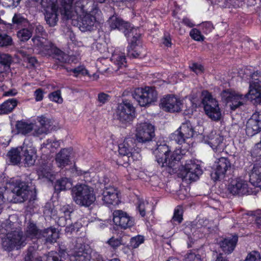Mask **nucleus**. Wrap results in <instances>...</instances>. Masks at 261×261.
Here are the masks:
<instances>
[{"instance_id":"nucleus-62","label":"nucleus","mask_w":261,"mask_h":261,"mask_svg":"<svg viewBox=\"0 0 261 261\" xmlns=\"http://www.w3.org/2000/svg\"><path fill=\"white\" fill-rule=\"evenodd\" d=\"M46 261H61L59 259L58 254L56 252L51 251L47 256Z\"/></svg>"},{"instance_id":"nucleus-42","label":"nucleus","mask_w":261,"mask_h":261,"mask_svg":"<svg viewBox=\"0 0 261 261\" xmlns=\"http://www.w3.org/2000/svg\"><path fill=\"white\" fill-rule=\"evenodd\" d=\"M183 209L181 206L178 205L174 210L172 220L174 222L180 224L183 220Z\"/></svg>"},{"instance_id":"nucleus-19","label":"nucleus","mask_w":261,"mask_h":261,"mask_svg":"<svg viewBox=\"0 0 261 261\" xmlns=\"http://www.w3.org/2000/svg\"><path fill=\"white\" fill-rule=\"evenodd\" d=\"M113 216L114 223L122 228H130L135 224L134 219L126 212L122 210L114 211Z\"/></svg>"},{"instance_id":"nucleus-8","label":"nucleus","mask_w":261,"mask_h":261,"mask_svg":"<svg viewBox=\"0 0 261 261\" xmlns=\"http://www.w3.org/2000/svg\"><path fill=\"white\" fill-rule=\"evenodd\" d=\"M108 23L111 29H118L122 31L124 35L128 38L133 36L135 38L140 37V33L139 29L134 28L129 23L124 22L122 19L117 16L113 15L111 17Z\"/></svg>"},{"instance_id":"nucleus-49","label":"nucleus","mask_w":261,"mask_h":261,"mask_svg":"<svg viewBox=\"0 0 261 261\" xmlns=\"http://www.w3.org/2000/svg\"><path fill=\"white\" fill-rule=\"evenodd\" d=\"M172 140H174L177 143L181 144L184 143L186 138L183 136L178 129L171 136Z\"/></svg>"},{"instance_id":"nucleus-34","label":"nucleus","mask_w":261,"mask_h":261,"mask_svg":"<svg viewBox=\"0 0 261 261\" xmlns=\"http://www.w3.org/2000/svg\"><path fill=\"white\" fill-rule=\"evenodd\" d=\"M24 235L27 239L28 238L31 239L41 238V232L39 231L36 225L32 222H29L28 224Z\"/></svg>"},{"instance_id":"nucleus-51","label":"nucleus","mask_w":261,"mask_h":261,"mask_svg":"<svg viewBox=\"0 0 261 261\" xmlns=\"http://www.w3.org/2000/svg\"><path fill=\"white\" fill-rule=\"evenodd\" d=\"M11 60V58L9 55L5 54L0 55V64L4 65L5 68H9Z\"/></svg>"},{"instance_id":"nucleus-3","label":"nucleus","mask_w":261,"mask_h":261,"mask_svg":"<svg viewBox=\"0 0 261 261\" xmlns=\"http://www.w3.org/2000/svg\"><path fill=\"white\" fill-rule=\"evenodd\" d=\"M28 186L24 182L16 180L11 191L5 187L0 188V204L5 202H22L29 195Z\"/></svg>"},{"instance_id":"nucleus-24","label":"nucleus","mask_w":261,"mask_h":261,"mask_svg":"<svg viewBox=\"0 0 261 261\" xmlns=\"http://www.w3.org/2000/svg\"><path fill=\"white\" fill-rule=\"evenodd\" d=\"M181 100L173 95L164 97V111L170 113L177 112L181 110Z\"/></svg>"},{"instance_id":"nucleus-55","label":"nucleus","mask_w":261,"mask_h":261,"mask_svg":"<svg viewBox=\"0 0 261 261\" xmlns=\"http://www.w3.org/2000/svg\"><path fill=\"white\" fill-rule=\"evenodd\" d=\"M71 71L74 73V76L76 77L80 74L86 75L89 74L88 70L84 66H78L76 68L72 69Z\"/></svg>"},{"instance_id":"nucleus-35","label":"nucleus","mask_w":261,"mask_h":261,"mask_svg":"<svg viewBox=\"0 0 261 261\" xmlns=\"http://www.w3.org/2000/svg\"><path fill=\"white\" fill-rule=\"evenodd\" d=\"M18 101L15 98H10L0 105V114L11 112L17 105Z\"/></svg>"},{"instance_id":"nucleus-14","label":"nucleus","mask_w":261,"mask_h":261,"mask_svg":"<svg viewBox=\"0 0 261 261\" xmlns=\"http://www.w3.org/2000/svg\"><path fill=\"white\" fill-rule=\"evenodd\" d=\"M46 37L35 35L32 39L34 45L37 48L39 51L44 55H50L53 53L61 52L46 39Z\"/></svg>"},{"instance_id":"nucleus-22","label":"nucleus","mask_w":261,"mask_h":261,"mask_svg":"<svg viewBox=\"0 0 261 261\" xmlns=\"http://www.w3.org/2000/svg\"><path fill=\"white\" fill-rule=\"evenodd\" d=\"M130 44L127 47V55L130 58H137L141 57L143 53H145V49L142 44L137 40L140 38H135L133 36Z\"/></svg>"},{"instance_id":"nucleus-38","label":"nucleus","mask_w":261,"mask_h":261,"mask_svg":"<svg viewBox=\"0 0 261 261\" xmlns=\"http://www.w3.org/2000/svg\"><path fill=\"white\" fill-rule=\"evenodd\" d=\"M178 129L186 139L192 138L193 136L194 129L189 121L182 123Z\"/></svg>"},{"instance_id":"nucleus-45","label":"nucleus","mask_w":261,"mask_h":261,"mask_svg":"<svg viewBox=\"0 0 261 261\" xmlns=\"http://www.w3.org/2000/svg\"><path fill=\"white\" fill-rule=\"evenodd\" d=\"M144 237L142 236H137L131 238L129 243V247L132 249L137 248L140 245L144 242Z\"/></svg>"},{"instance_id":"nucleus-44","label":"nucleus","mask_w":261,"mask_h":261,"mask_svg":"<svg viewBox=\"0 0 261 261\" xmlns=\"http://www.w3.org/2000/svg\"><path fill=\"white\" fill-rule=\"evenodd\" d=\"M150 204L147 201L143 199H139L138 202L137 208L139 210L140 215L142 217H144L146 214V211L148 210Z\"/></svg>"},{"instance_id":"nucleus-59","label":"nucleus","mask_w":261,"mask_h":261,"mask_svg":"<svg viewBox=\"0 0 261 261\" xmlns=\"http://www.w3.org/2000/svg\"><path fill=\"white\" fill-rule=\"evenodd\" d=\"M36 35L40 36L47 37V34L45 32L44 28L41 25L38 24L36 26L35 28Z\"/></svg>"},{"instance_id":"nucleus-2","label":"nucleus","mask_w":261,"mask_h":261,"mask_svg":"<svg viewBox=\"0 0 261 261\" xmlns=\"http://www.w3.org/2000/svg\"><path fill=\"white\" fill-rule=\"evenodd\" d=\"M4 228L7 232L2 239V246L5 250L10 252L14 249L19 250L27 245V238L18 222L7 220Z\"/></svg>"},{"instance_id":"nucleus-4","label":"nucleus","mask_w":261,"mask_h":261,"mask_svg":"<svg viewBox=\"0 0 261 261\" xmlns=\"http://www.w3.org/2000/svg\"><path fill=\"white\" fill-rule=\"evenodd\" d=\"M71 194L73 201L81 206L89 207L96 200L93 188L84 184L73 187Z\"/></svg>"},{"instance_id":"nucleus-64","label":"nucleus","mask_w":261,"mask_h":261,"mask_svg":"<svg viewBox=\"0 0 261 261\" xmlns=\"http://www.w3.org/2000/svg\"><path fill=\"white\" fill-rule=\"evenodd\" d=\"M255 222L258 227H261V210L256 212Z\"/></svg>"},{"instance_id":"nucleus-46","label":"nucleus","mask_w":261,"mask_h":261,"mask_svg":"<svg viewBox=\"0 0 261 261\" xmlns=\"http://www.w3.org/2000/svg\"><path fill=\"white\" fill-rule=\"evenodd\" d=\"M48 98L51 101L58 103H62L63 101L60 90H57L51 92L48 95Z\"/></svg>"},{"instance_id":"nucleus-48","label":"nucleus","mask_w":261,"mask_h":261,"mask_svg":"<svg viewBox=\"0 0 261 261\" xmlns=\"http://www.w3.org/2000/svg\"><path fill=\"white\" fill-rule=\"evenodd\" d=\"M114 249H116L123 244L121 238L112 237L107 242Z\"/></svg>"},{"instance_id":"nucleus-20","label":"nucleus","mask_w":261,"mask_h":261,"mask_svg":"<svg viewBox=\"0 0 261 261\" xmlns=\"http://www.w3.org/2000/svg\"><path fill=\"white\" fill-rule=\"evenodd\" d=\"M246 134L250 137L259 133L261 136V114L254 113L246 123Z\"/></svg>"},{"instance_id":"nucleus-32","label":"nucleus","mask_w":261,"mask_h":261,"mask_svg":"<svg viewBox=\"0 0 261 261\" xmlns=\"http://www.w3.org/2000/svg\"><path fill=\"white\" fill-rule=\"evenodd\" d=\"M71 154V149L64 148L59 152L56 157V161L60 167H64L69 162V158Z\"/></svg>"},{"instance_id":"nucleus-61","label":"nucleus","mask_w":261,"mask_h":261,"mask_svg":"<svg viewBox=\"0 0 261 261\" xmlns=\"http://www.w3.org/2000/svg\"><path fill=\"white\" fill-rule=\"evenodd\" d=\"M44 93L43 90L41 89H38L35 92L34 95L35 96V98L36 101H41L44 96Z\"/></svg>"},{"instance_id":"nucleus-17","label":"nucleus","mask_w":261,"mask_h":261,"mask_svg":"<svg viewBox=\"0 0 261 261\" xmlns=\"http://www.w3.org/2000/svg\"><path fill=\"white\" fill-rule=\"evenodd\" d=\"M223 141V137L215 132H211L204 138V142L208 144L215 153H222L224 151L225 144Z\"/></svg>"},{"instance_id":"nucleus-33","label":"nucleus","mask_w":261,"mask_h":261,"mask_svg":"<svg viewBox=\"0 0 261 261\" xmlns=\"http://www.w3.org/2000/svg\"><path fill=\"white\" fill-rule=\"evenodd\" d=\"M40 232L41 238H44L46 242L54 243L59 237V234L54 228H48Z\"/></svg>"},{"instance_id":"nucleus-54","label":"nucleus","mask_w":261,"mask_h":261,"mask_svg":"<svg viewBox=\"0 0 261 261\" xmlns=\"http://www.w3.org/2000/svg\"><path fill=\"white\" fill-rule=\"evenodd\" d=\"M200 27L202 32L205 34L210 33L214 29L213 24L210 21L202 22L200 24Z\"/></svg>"},{"instance_id":"nucleus-18","label":"nucleus","mask_w":261,"mask_h":261,"mask_svg":"<svg viewBox=\"0 0 261 261\" xmlns=\"http://www.w3.org/2000/svg\"><path fill=\"white\" fill-rule=\"evenodd\" d=\"M20 149L23 152L25 164L28 166L34 165L37 158V150L32 141L28 138L25 139Z\"/></svg>"},{"instance_id":"nucleus-60","label":"nucleus","mask_w":261,"mask_h":261,"mask_svg":"<svg viewBox=\"0 0 261 261\" xmlns=\"http://www.w3.org/2000/svg\"><path fill=\"white\" fill-rule=\"evenodd\" d=\"M110 96L105 93H100L98 95V100L101 104H104L109 100Z\"/></svg>"},{"instance_id":"nucleus-25","label":"nucleus","mask_w":261,"mask_h":261,"mask_svg":"<svg viewBox=\"0 0 261 261\" xmlns=\"http://www.w3.org/2000/svg\"><path fill=\"white\" fill-rule=\"evenodd\" d=\"M249 181L253 186L261 188V160L254 164L249 173Z\"/></svg>"},{"instance_id":"nucleus-13","label":"nucleus","mask_w":261,"mask_h":261,"mask_svg":"<svg viewBox=\"0 0 261 261\" xmlns=\"http://www.w3.org/2000/svg\"><path fill=\"white\" fill-rule=\"evenodd\" d=\"M135 136L139 142L145 143L151 141L154 136V126L147 122L137 124Z\"/></svg>"},{"instance_id":"nucleus-21","label":"nucleus","mask_w":261,"mask_h":261,"mask_svg":"<svg viewBox=\"0 0 261 261\" xmlns=\"http://www.w3.org/2000/svg\"><path fill=\"white\" fill-rule=\"evenodd\" d=\"M230 163L227 158L221 157L218 159L216 168L211 173V177L215 181L224 177L227 170L230 168Z\"/></svg>"},{"instance_id":"nucleus-27","label":"nucleus","mask_w":261,"mask_h":261,"mask_svg":"<svg viewBox=\"0 0 261 261\" xmlns=\"http://www.w3.org/2000/svg\"><path fill=\"white\" fill-rule=\"evenodd\" d=\"M181 151L179 150H176L174 152H171L166 151V153H164L165 155V159L164 163H166L168 166L166 170L169 169V172L171 173L170 170L175 167V164L178 163L179 161L182 160V155L180 154Z\"/></svg>"},{"instance_id":"nucleus-56","label":"nucleus","mask_w":261,"mask_h":261,"mask_svg":"<svg viewBox=\"0 0 261 261\" xmlns=\"http://www.w3.org/2000/svg\"><path fill=\"white\" fill-rule=\"evenodd\" d=\"M71 223V221L70 217H66L63 215L60 216L58 220V225L62 227H65L66 225H70Z\"/></svg>"},{"instance_id":"nucleus-11","label":"nucleus","mask_w":261,"mask_h":261,"mask_svg":"<svg viewBox=\"0 0 261 261\" xmlns=\"http://www.w3.org/2000/svg\"><path fill=\"white\" fill-rule=\"evenodd\" d=\"M228 190L234 195L243 196L254 193L252 188L249 186L247 181L240 177L232 179L228 185Z\"/></svg>"},{"instance_id":"nucleus-7","label":"nucleus","mask_w":261,"mask_h":261,"mask_svg":"<svg viewBox=\"0 0 261 261\" xmlns=\"http://www.w3.org/2000/svg\"><path fill=\"white\" fill-rule=\"evenodd\" d=\"M157 92L155 89L151 87L138 88L132 93L133 97L141 107L149 106L157 100Z\"/></svg>"},{"instance_id":"nucleus-63","label":"nucleus","mask_w":261,"mask_h":261,"mask_svg":"<svg viewBox=\"0 0 261 261\" xmlns=\"http://www.w3.org/2000/svg\"><path fill=\"white\" fill-rule=\"evenodd\" d=\"M13 22L16 24H20L24 22L25 19L20 14H15L12 19Z\"/></svg>"},{"instance_id":"nucleus-1","label":"nucleus","mask_w":261,"mask_h":261,"mask_svg":"<svg viewBox=\"0 0 261 261\" xmlns=\"http://www.w3.org/2000/svg\"><path fill=\"white\" fill-rule=\"evenodd\" d=\"M249 91L245 95L231 90H223L222 100L230 109L235 111L244 104L248 98L254 104L261 105V73L255 72L250 75Z\"/></svg>"},{"instance_id":"nucleus-39","label":"nucleus","mask_w":261,"mask_h":261,"mask_svg":"<svg viewBox=\"0 0 261 261\" xmlns=\"http://www.w3.org/2000/svg\"><path fill=\"white\" fill-rule=\"evenodd\" d=\"M37 174L39 178H46L49 181H53L54 178L51 169L48 166L40 167L37 170Z\"/></svg>"},{"instance_id":"nucleus-26","label":"nucleus","mask_w":261,"mask_h":261,"mask_svg":"<svg viewBox=\"0 0 261 261\" xmlns=\"http://www.w3.org/2000/svg\"><path fill=\"white\" fill-rule=\"evenodd\" d=\"M238 241V237L237 235L225 238L220 242V247L225 254H230L234 250Z\"/></svg>"},{"instance_id":"nucleus-40","label":"nucleus","mask_w":261,"mask_h":261,"mask_svg":"<svg viewBox=\"0 0 261 261\" xmlns=\"http://www.w3.org/2000/svg\"><path fill=\"white\" fill-rule=\"evenodd\" d=\"M24 261H42L41 258L39 256L34 247L28 248L24 257Z\"/></svg>"},{"instance_id":"nucleus-28","label":"nucleus","mask_w":261,"mask_h":261,"mask_svg":"<svg viewBox=\"0 0 261 261\" xmlns=\"http://www.w3.org/2000/svg\"><path fill=\"white\" fill-rule=\"evenodd\" d=\"M37 121L39 122L40 126H36V128L32 133V136L40 137L42 135L47 134L49 129L48 119L42 116L37 118Z\"/></svg>"},{"instance_id":"nucleus-53","label":"nucleus","mask_w":261,"mask_h":261,"mask_svg":"<svg viewBox=\"0 0 261 261\" xmlns=\"http://www.w3.org/2000/svg\"><path fill=\"white\" fill-rule=\"evenodd\" d=\"M12 43L11 37L7 34H0V46L11 45Z\"/></svg>"},{"instance_id":"nucleus-15","label":"nucleus","mask_w":261,"mask_h":261,"mask_svg":"<svg viewBox=\"0 0 261 261\" xmlns=\"http://www.w3.org/2000/svg\"><path fill=\"white\" fill-rule=\"evenodd\" d=\"M135 140L132 138H126L122 143L119 145V153L123 156H126L127 161L123 165L127 164L130 161H134V156H140L138 152H135Z\"/></svg>"},{"instance_id":"nucleus-31","label":"nucleus","mask_w":261,"mask_h":261,"mask_svg":"<svg viewBox=\"0 0 261 261\" xmlns=\"http://www.w3.org/2000/svg\"><path fill=\"white\" fill-rule=\"evenodd\" d=\"M111 59L112 62L117 66V69H116V71L123 67H125L126 65L124 53L119 49L115 50L114 52L112 54Z\"/></svg>"},{"instance_id":"nucleus-23","label":"nucleus","mask_w":261,"mask_h":261,"mask_svg":"<svg viewBox=\"0 0 261 261\" xmlns=\"http://www.w3.org/2000/svg\"><path fill=\"white\" fill-rule=\"evenodd\" d=\"M70 261H89L90 254L81 244L75 246L69 254Z\"/></svg>"},{"instance_id":"nucleus-30","label":"nucleus","mask_w":261,"mask_h":261,"mask_svg":"<svg viewBox=\"0 0 261 261\" xmlns=\"http://www.w3.org/2000/svg\"><path fill=\"white\" fill-rule=\"evenodd\" d=\"M63 9L61 10V14L66 17L67 19H74L79 15L77 10H73L72 6L74 0H62Z\"/></svg>"},{"instance_id":"nucleus-9","label":"nucleus","mask_w":261,"mask_h":261,"mask_svg":"<svg viewBox=\"0 0 261 261\" xmlns=\"http://www.w3.org/2000/svg\"><path fill=\"white\" fill-rule=\"evenodd\" d=\"M202 174L200 166L196 164L194 160L187 161L184 169L179 173V176L182 181L188 182L196 181Z\"/></svg>"},{"instance_id":"nucleus-37","label":"nucleus","mask_w":261,"mask_h":261,"mask_svg":"<svg viewBox=\"0 0 261 261\" xmlns=\"http://www.w3.org/2000/svg\"><path fill=\"white\" fill-rule=\"evenodd\" d=\"M20 151V147H17L12 149L8 152L7 156L10 163L13 165H17L20 162L21 159Z\"/></svg>"},{"instance_id":"nucleus-6","label":"nucleus","mask_w":261,"mask_h":261,"mask_svg":"<svg viewBox=\"0 0 261 261\" xmlns=\"http://www.w3.org/2000/svg\"><path fill=\"white\" fill-rule=\"evenodd\" d=\"M101 19V12L97 7H94L89 13L80 15L79 29L82 32L91 31L96 27Z\"/></svg>"},{"instance_id":"nucleus-36","label":"nucleus","mask_w":261,"mask_h":261,"mask_svg":"<svg viewBox=\"0 0 261 261\" xmlns=\"http://www.w3.org/2000/svg\"><path fill=\"white\" fill-rule=\"evenodd\" d=\"M72 181L66 177H62L57 180L55 185L56 191H61L70 189L72 187Z\"/></svg>"},{"instance_id":"nucleus-5","label":"nucleus","mask_w":261,"mask_h":261,"mask_svg":"<svg viewBox=\"0 0 261 261\" xmlns=\"http://www.w3.org/2000/svg\"><path fill=\"white\" fill-rule=\"evenodd\" d=\"M201 96L205 114L214 121L220 120L222 114L217 100L207 90L202 92Z\"/></svg>"},{"instance_id":"nucleus-12","label":"nucleus","mask_w":261,"mask_h":261,"mask_svg":"<svg viewBox=\"0 0 261 261\" xmlns=\"http://www.w3.org/2000/svg\"><path fill=\"white\" fill-rule=\"evenodd\" d=\"M42 7L45 12V19L50 27L55 26L58 21V8L55 0H42Z\"/></svg>"},{"instance_id":"nucleus-52","label":"nucleus","mask_w":261,"mask_h":261,"mask_svg":"<svg viewBox=\"0 0 261 261\" xmlns=\"http://www.w3.org/2000/svg\"><path fill=\"white\" fill-rule=\"evenodd\" d=\"M185 261H202L200 255L190 251L185 256Z\"/></svg>"},{"instance_id":"nucleus-16","label":"nucleus","mask_w":261,"mask_h":261,"mask_svg":"<svg viewBox=\"0 0 261 261\" xmlns=\"http://www.w3.org/2000/svg\"><path fill=\"white\" fill-rule=\"evenodd\" d=\"M101 199L103 204L108 206L118 204L120 202L118 189L110 185L105 187L101 193Z\"/></svg>"},{"instance_id":"nucleus-10","label":"nucleus","mask_w":261,"mask_h":261,"mask_svg":"<svg viewBox=\"0 0 261 261\" xmlns=\"http://www.w3.org/2000/svg\"><path fill=\"white\" fill-rule=\"evenodd\" d=\"M115 114L122 123H129L135 117V108L130 101L124 100L118 104Z\"/></svg>"},{"instance_id":"nucleus-58","label":"nucleus","mask_w":261,"mask_h":261,"mask_svg":"<svg viewBox=\"0 0 261 261\" xmlns=\"http://www.w3.org/2000/svg\"><path fill=\"white\" fill-rule=\"evenodd\" d=\"M71 211L69 205H65L63 206L60 210V216L63 215L66 217H70Z\"/></svg>"},{"instance_id":"nucleus-57","label":"nucleus","mask_w":261,"mask_h":261,"mask_svg":"<svg viewBox=\"0 0 261 261\" xmlns=\"http://www.w3.org/2000/svg\"><path fill=\"white\" fill-rule=\"evenodd\" d=\"M191 70L197 74H200L203 72L204 68L201 64L193 63L190 67Z\"/></svg>"},{"instance_id":"nucleus-47","label":"nucleus","mask_w":261,"mask_h":261,"mask_svg":"<svg viewBox=\"0 0 261 261\" xmlns=\"http://www.w3.org/2000/svg\"><path fill=\"white\" fill-rule=\"evenodd\" d=\"M190 37L195 41H202L204 37L201 34V32L197 29H193L190 32Z\"/></svg>"},{"instance_id":"nucleus-50","label":"nucleus","mask_w":261,"mask_h":261,"mask_svg":"<svg viewBox=\"0 0 261 261\" xmlns=\"http://www.w3.org/2000/svg\"><path fill=\"white\" fill-rule=\"evenodd\" d=\"M244 261H261V256L258 251H253L248 253Z\"/></svg>"},{"instance_id":"nucleus-43","label":"nucleus","mask_w":261,"mask_h":261,"mask_svg":"<svg viewBox=\"0 0 261 261\" xmlns=\"http://www.w3.org/2000/svg\"><path fill=\"white\" fill-rule=\"evenodd\" d=\"M163 146L160 144V145H158V147L153 152L155 156L156 161L161 167H163Z\"/></svg>"},{"instance_id":"nucleus-41","label":"nucleus","mask_w":261,"mask_h":261,"mask_svg":"<svg viewBox=\"0 0 261 261\" xmlns=\"http://www.w3.org/2000/svg\"><path fill=\"white\" fill-rule=\"evenodd\" d=\"M17 35L21 41H27L32 36V28L22 29L17 32Z\"/></svg>"},{"instance_id":"nucleus-29","label":"nucleus","mask_w":261,"mask_h":261,"mask_svg":"<svg viewBox=\"0 0 261 261\" xmlns=\"http://www.w3.org/2000/svg\"><path fill=\"white\" fill-rule=\"evenodd\" d=\"M16 128L19 134L23 135L31 134L32 135V133L36 128V125L29 121L21 120L17 122Z\"/></svg>"}]
</instances>
